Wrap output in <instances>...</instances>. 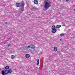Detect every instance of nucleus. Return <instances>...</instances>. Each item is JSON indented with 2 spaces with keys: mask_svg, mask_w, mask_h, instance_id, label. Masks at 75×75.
Masks as SVG:
<instances>
[{
  "mask_svg": "<svg viewBox=\"0 0 75 75\" xmlns=\"http://www.w3.org/2000/svg\"><path fill=\"white\" fill-rule=\"evenodd\" d=\"M33 9H35V8H34V7H33Z\"/></svg>",
  "mask_w": 75,
  "mask_h": 75,
  "instance_id": "nucleus-20",
  "label": "nucleus"
},
{
  "mask_svg": "<svg viewBox=\"0 0 75 75\" xmlns=\"http://www.w3.org/2000/svg\"><path fill=\"white\" fill-rule=\"evenodd\" d=\"M5 68L6 69H9V67L8 66H6L5 67Z\"/></svg>",
  "mask_w": 75,
  "mask_h": 75,
  "instance_id": "nucleus-15",
  "label": "nucleus"
},
{
  "mask_svg": "<svg viewBox=\"0 0 75 75\" xmlns=\"http://www.w3.org/2000/svg\"><path fill=\"white\" fill-rule=\"evenodd\" d=\"M5 24H7V22H5Z\"/></svg>",
  "mask_w": 75,
  "mask_h": 75,
  "instance_id": "nucleus-22",
  "label": "nucleus"
},
{
  "mask_svg": "<svg viewBox=\"0 0 75 75\" xmlns=\"http://www.w3.org/2000/svg\"><path fill=\"white\" fill-rule=\"evenodd\" d=\"M9 73L8 71V70H6L5 71V74H8Z\"/></svg>",
  "mask_w": 75,
  "mask_h": 75,
  "instance_id": "nucleus-10",
  "label": "nucleus"
},
{
  "mask_svg": "<svg viewBox=\"0 0 75 75\" xmlns=\"http://www.w3.org/2000/svg\"><path fill=\"white\" fill-rule=\"evenodd\" d=\"M21 7H24V5H25V3L23 1H22L21 3Z\"/></svg>",
  "mask_w": 75,
  "mask_h": 75,
  "instance_id": "nucleus-4",
  "label": "nucleus"
},
{
  "mask_svg": "<svg viewBox=\"0 0 75 75\" xmlns=\"http://www.w3.org/2000/svg\"><path fill=\"white\" fill-rule=\"evenodd\" d=\"M30 48H31V51L32 52H34L35 50V46L33 44H30L27 47L28 49Z\"/></svg>",
  "mask_w": 75,
  "mask_h": 75,
  "instance_id": "nucleus-2",
  "label": "nucleus"
},
{
  "mask_svg": "<svg viewBox=\"0 0 75 75\" xmlns=\"http://www.w3.org/2000/svg\"><path fill=\"white\" fill-rule=\"evenodd\" d=\"M11 57L12 59H14L15 58V56L14 55H11Z\"/></svg>",
  "mask_w": 75,
  "mask_h": 75,
  "instance_id": "nucleus-14",
  "label": "nucleus"
},
{
  "mask_svg": "<svg viewBox=\"0 0 75 75\" xmlns=\"http://www.w3.org/2000/svg\"><path fill=\"white\" fill-rule=\"evenodd\" d=\"M74 11H75V8L74 9Z\"/></svg>",
  "mask_w": 75,
  "mask_h": 75,
  "instance_id": "nucleus-24",
  "label": "nucleus"
},
{
  "mask_svg": "<svg viewBox=\"0 0 75 75\" xmlns=\"http://www.w3.org/2000/svg\"><path fill=\"white\" fill-rule=\"evenodd\" d=\"M64 34H62L60 35L61 37H63V36H64Z\"/></svg>",
  "mask_w": 75,
  "mask_h": 75,
  "instance_id": "nucleus-18",
  "label": "nucleus"
},
{
  "mask_svg": "<svg viewBox=\"0 0 75 75\" xmlns=\"http://www.w3.org/2000/svg\"><path fill=\"white\" fill-rule=\"evenodd\" d=\"M33 2L35 4H38V1L37 0H34L33 1Z\"/></svg>",
  "mask_w": 75,
  "mask_h": 75,
  "instance_id": "nucleus-6",
  "label": "nucleus"
},
{
  "mask_svg": "<svg viewBox=\"0 0 75 75\" xmlns=\"http://www.w3.org/2000/svg\"><path fill=\"white\" fill-rule=\"evenodd\" d=\"M24 7H21V8L19 9V11L20 13H21L24 11Z\"/></svg>",
  "mask_w": 75,
  "mask_h": 75,
  "instance_id": "nucleus-3",
  "label": "nucleus"
},
{
  "mask_svg": "<svg viewBox=\"0 0 75 75\" xmlns=\"http://www.w3.org/2000/svg\"><path fill=\"white\" fill-rule=\"evenodd\" d=\"M8 71L9 73H11V72H12V70H11V69H9Z\"/></svg>",
  "mask_w": 75,
  "mask_h": 75,
  "instance_id": "nucleus-13",
  "label": "nucleus"
},
{
  "mask_svg": "<svg viewBox=\"0 0 75 75\" xmlns=\"http://www.w3.org/2000/svg\"><path fill=\"white\" fill-rule=\"evenodd\" d=\"M44 2L45 3L44 8L46 9H48L51 6V2L48 0H45Z\"/></svg>",
  "mask_w": 75,
  "mask_h": 75,
  "instance_id": "nucleus-1",
  "label": "nucleus"
},
{
  "mask_svg": "<svg viewBox=\"0 0 75 75\" xmlns=\"http://www.w3.org/2000/svg\"><path fill=\"white\" fill-rule=\"evenodd\" d=\"M39 59H38L37 60V65H39Z\"/></svg>",
  "mask_w": 75,
  "mask_h": 75,
  "instance_id": "nucleus-17",
  "label": "nucleus"
},
{
  "mask_svg": "<svg viewBox=\"0 0 75 75\" xmlns=\"http://www.w3.org/2000/svg\"><path fill=\"white\" fill-rule=\"evenodd\" d=\"M5 74V71H2V75H4Z\"/></svg>",
  "mask_w": 75,
  "mask_h": 75,
  "instance_id": "nucleus-16",
  "label": "nucleus"
},
{
  "mask_svg": "<svg viewBox=\"0 0 75 75\" xmlns=\"http://www.w3.org/2000/svg\"><path fill=\"white\" fill-rule=\"evenodd\" d=\"M66 1H69V0H66Z\"/></svg>",
  "mask_w": 75,
  "mask_h": 75,
  "instance_id": "nucleus-23",
  "label": "nucleus"
},
{
  "mask_svg": "<svg viewBox=\"0 0 75 75\" xmlns=\"http://www.w3.org/2000/svg\"><path fill=\"white\" fill-rule=\"evenodd\" d=\"M11 44H9L8 45V47H9V46H10L11 45Z\"/></svg>",
  "mask_w": 75,
  "mask_h": 75,
  "instance_id": "nucleus-19",
  "label": "nucleus"
},
{
  "mask_svg": "<svg viewBox=\"0 0 75 75\" xmlns=\"http://www.w3.org/2000/svg\"><path fill=\"white\" fill-rule=\"evenodd\" d=\"M61 25H57L56 26V27L57 28H60L61 27Z\"/></svg>",
  "mask_w": 75,
  "mask_h": 75,
  "instance_id": "nucleus-11",
  "label": "nucleus"
},
{
  "mask_svg": "<svg viewBox=\"0 0 75 75\" xmlns=\"http://www.w3.org/2000/svg\"><path fill=\"white\" fill-rule=\"evenodd\" d=\"M59 40L61 41H62V39H59Z\"/></svg>",
  "mask_w": 75,
  "mask_h": 75,
  "instance_id": "nucleus-21",
  "label": "nucleus"
},
{
  "mask_svg": "<svg viewBox=\"0 0 75 75\" xmlns=\"http://www.w3.org/2000/svg\"><path fill=\"white\" fill-rule=\"evenodd\" d=\"M25 57L27 58H30V55L27 54L25 55Z\"/></svg>",
  "mask_w": 75,
  "mask_h": 75,
  "instance_id": "nucleus-8",
  "label": "nucleus"
},
{
  "mask_svg": "<svg viewBox=\"0 0 75 75\" xmlns=\"http://www.w3.org/2000/svg\"><path fill=\"white\" fill-rule=\"evenodd\" d=\"M16 6L17 7H20L21 6V5H20V3H16Z\"/></svg>",
  "mask_w": 75,
  "mask_h": 75,
  "instance_id": "nucleus-5",
  "label": "nucleus"
},
{
  "mask_svg": "<svg viewBox=\"0 0 75 75\" xmlns=\"http://www.w3.org/2000/svg\"><path fill=\"white\" fill-rule=\"evenodd\" d=\"M55 29V26L53 25L52 27V30H54Z\"/></svg>",
  "mask_w": 75,
  "mask_h": 75,
  "instance_id": "nucleus-12",
  "label": "nucleus"
},
{
  "mask_svg": "<svg viewBox=\"0 0 75 75\" xmlns=\"http://www.w3.org/2000/svg\"><path fill=\"white\" fill-rule=\"evenodd\" d=\"M57 32V29H52V32L53 33H55Z\"/></svg>",
  "mask_w": 75,
  "mask_h": 75,
  "instance_id": "nucleus-7",
  "label": "nucleus"
},
{
  "mask_svg": "<svg viewBox=\"0 0 75 75\" xmlns=\"http://www.w3.org/2000/svg\"><path fill=\"white\" fill-rule=\"evenodd\" d=\"M54 51L55 52L57 51V47H54Z\"/></svg>",
  "mask_w": 75,
  "mask_h": 75,
  "instance_id": "nucleus-9",
  "label": "nucleus"
}]
</instances>
